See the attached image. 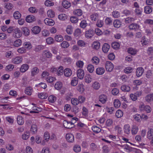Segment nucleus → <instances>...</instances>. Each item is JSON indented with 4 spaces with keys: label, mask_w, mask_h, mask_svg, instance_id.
Here are the masks:
<instances>
[{
    "label": "nucleus",
    "mask_w": 153,
    "mask_h": 153,
    "mask_svg": "<svg viewBox=\"0 0 153 153\" xmlns=\"http://www.w3.org/2000/svg\"><path fill=\"white\" fill-rule=\"evenodd\" d=\"M30 136L29 132H26L22 135V138L24 140H27Z\"/></svg>",
    "instance_id": "58"
},
{
    "label": "nucleus",
    "mask_w": 153,
    "mask_h": 153,
    "mask_svg": "<svg viewBox=\"0 0 153 153\" xmlns=\"http://www.w3.org/2000/svg\"><path fill=\"white\" fill-rule=\"evenodd\" d=\"M22 44V41L20 39H18L16 40L14 42L13 45L14 46L18 47Z\"/></svg>",
    "instance_id": "59"
},
{
    "label": "nucleus",
    "mask_w": 153,
    "mask_h": 153,
    "mask_svg": "<svg viewBox=\"0 0 153 153\" xmlns=\"http://www.w3.org/2000/svg\"><path fill=\"white\" fill-rule=\"evenodd\" d=\"M93 88L95 89L98 90L100 87V85L98 82H94L92 85Z\"/></svg>",
    "instance_id": "49"
},
{
    "label": "nucleus",
    "mask_w": 153,
    "mask_h": 153,
    "mask_svg": "<svg viewBox=\"0 0 153 153\" xmlns=\"http://www.w3.org/2000/svg\"><path fill=\"white\" fill-rule=\"evenodd\" d=\"M13 32V36L15 38H19L22 35L21 31L18 28L14 29Z\"/></svg>",
    "instance_id": "3"
},
{
    "label": "nucleus",
    "mask_w": 153,
    "mask_h": 153,
    "mask_svg": "<svg viewBox=\"0 0 153 153\" xmlns=\"http://www.w3.org/2000/svg\"><path fill=\"white\" fill-rule=\"evenodd\" d=\"M105 24L106 25H111L112 24V21L111 18L107 17L105 20Z\"/></svg>",
    "instance_id": "46"
},
{
    "label": "nucleus",
    "mask_w": 153,
    "mask_h": 153,
    "mask_svg": "<svg viewBox=\"0 0 153 153\" xmlns=\"http://www.w3.org/2000/svg\"><path fill=\"white\" fill-rule=\"evenodd\" d=\"M145 101L148 103H150L153 101V93L149 94L145 97Z\"/></svg>",
    "instance_id": "8"
},
{
    "label": "nucleus",
    "mask_w": 153,
    "mask_h": 153,
    "mask_svg": "<svg viewBox=\"0 0 153 153\" xmlns=\"http://www.w3.org/2000/svg\"><path fill=\"white\" fill-rule=\"evenodd\" d=\"M120 146L123 149H125L126 152H127L129 153L132 151V148L126 144L124 145H121Z\"/></svg>",
    "instance_id": "18"
},
{
    "label": "nucleus",
    "mask_w": 153,
    "mask_h": 153,
    "mask_svg": "<svg viewBox=\"0 0 153 153\" xmlns=\"http://www.w3.org/2000/svg\"><path fill=\"white\" fill-rule=\"evenodd\" d=\"M99 18V14L97 13L92 14L90 16V19L93 21H95Z\"/></svg>",
    "instance_id": "33"
},
{
    "label": "nucleus",
    "mask_w": 153,
    "mask_h": 153,
    "mask_svg": "<svg viewBox=\"0 0 153 153\" xmlns=\"http://www.w3.org/2000/svg\"><path fill=\"white\" fill-rule=\"evenodd\" d=\"M36 20L35 17L33 16L29 15L27 16L26 18V21L28 23L32 22Z\"/></svg>",
    "instance_id": "13"
},
{
    "label": "nucleus",
    "mask_w": 153,
    "mask_h": 153,
    "mask_svg": "<svg viewBox=\"0 0 153 153\" xmlns=\"http://www.w3.org/2000/svg\"><path fill=\"white\" fill-rule=\"evenodd\" d=\"M64 75L66 77H69L72 74V71L71 69L69 68H66L64 70Z\"/></svg>",
    "instance_id": "14"
},
{
    "label": "nucleus",
    "mask_w": 153,
    "mask_h": 153,
    "mask_svg": "<svg viewBox=\"0 0 153 153\" xmlns=\"http://www.w3.org/2000/svg\"><path fill=\"white\" fill-rule=\"evenodd\" d=\"M74 151L76 153L80 152L81 151V147L78 145H75L73 147Z\"/></svg>",
    "instance_id": "45"
},
{
    "label": "nucleus",
    "mask_w": 153,
    "mask_h": 153,
    "mask_svg": "<svg viewBox=\"0 0 153 153\" xmlns=\"http://www.w3.org/2000/svg\"><path fill=\"white\" fill-rule=\"evenodd\" d=\"M44 23L46 25L52 26L53 25L55 22L52 19L46 18L44 20Z\"/></svg>",
    "instance_id": "9"
},
{
    "label": "nucleus",
    "mask_w": 153,
    "mask_h": 153,
    "mask_svg": "<svg viewBox=\"0 0 153 153\" xmlns=\"http://www.w3.org/2000/svg\"><path fill=\"white\" fill-rule=\"evenodd\" d=\"M17 121L19 125H22L24 123V120L22 117L20 116H18L17 117Z\"/></svg>",
    "instance_id": "34"
},
{
    "label": "nucleus",
    "mask_w": 153,
    "mask_h": 153,
    "mask_svg": "<svg viewBox=\"0 0 153 153\" xmlns=\"http://www.w3.org/2000/svg\"><path fill=\"white\" fill-rule=\"evenodd\" d=\"M147 138L149 140H151L153 137V129L149 128L147 132Z\"/></svg>",
    "instance_id": "21"
},
{
    "label": "nucleus",
    "mask_w": 153,
    "mask_h": 153,
    "mask_svg": "<svg viewBox=\"0 0 153 153\" xmlns=\"http://www.w3.org/2000/svg\"><path fill=\"white\" fill-rule=\"evenodd\" d=\"M110 48V46L108 44L104 43L102 47V51L105 53H106L109 51Z\"/></svg>",
    "instance_id": "17"
},
{
    "label": "nucleus",
    "mask_w": 153,
    "mask_h": 153,
    "mask_svg": "<svg viewBox=\"0 0 153 153\" xmlns=\"http://www.w3.org/2000/svg\"><path fill=\"white\" fill-rule=\"evenodd\" d=\"M113 121L111 119H108L107 120L105 123V125L108 127H110L112 125Z\"/></svg>",
    "instance_id": "64"
},
{
    "label": "nucleus",
    "mask_w": 153,
    "mask_h": 153,
    "mask_svg": "<svg viewBox=\"0 0 153 153\" xmlns=\"http://www.w3.org/2000/svg\"><path fill=\"white\" fill-rule=\"evenodd\" d=\"M23 33L25 36H28L30 34V30L27 27H24L22 28Z\"/></svg>",
    "instance_id": "30"
},
{
    "label": "nucleus",
    "mask_w": 153,
    "mask_h": 153,
    "mask_svg": "<svg viewBox=\"0 0 153 153\" xmlns=\"http://www.w3.org/2000/svg\"><path fill=\"white\" fill-rule=\"evenodd\" d=\"M39 71V70L37 68L34 67L32 70L31 75L32 76H34L37 74Z\"/></svg>",
    "instance_id": "40"
},
{
    "label": "nucleus",
    "mask_w": 153,
    "mask_h": 153,
    "mask_svg": "<svg viewBox=\"0 0 153 153\" xmlns=\"http://www.w3.org/2000/svg\"><path fill=\"white\" fill-rule=\"evenodd\" d=\"M94 34V32L92 29H90L85 31V37L88 38H91Z\"/></svg>",
    "instance_id": "1"
},
{
    "label": "nucleus",
    "mask_w": 153,
    "mask_h": 153,
    "mask_svg": "<svg viewBox=\"0 0 153 153\" xmlns=\"http://www.w3.org/2000/svg\"><path fill=\"white\" fill-rule=\"evenodd\" d=\"M91 61L92 63L97 65L99 62V59L97 57L94 56L93 57Z\"/></svg>",
    "instance_id": "61"
},
{
    "label": "nucleus",
    "mask_w": 153,
    "mask_h": 153,
    "mask_svg": "<svg viewBox=\"0 0 153 153\" xmlns=\"http://www.w3.org/2000/svg\"><path fill=\"white\" fill-rule=\"evenodd\" d=\"M131 132L133 134H136L138 131V127L136 126H133L131 129Z\"/></svg>",
    "instance_id": "37"
},
{
    "label": "nucleus",
    "mask_w": 153,
    "mask_h": 153,
    "mask_svg": "<svg viewBox=\"0 0 153 153\" xmlns=\"http://www.w3.org/2000/svg\"><path fill=\"white\" fill-rule=\"evenodd\" d=\"M70 3L66 0L63 1L62 3V5L63 7L66 8L68 9L71 6Z\"/></svg>",
    "instance_id": "22"
},
{
    "label": "nucleus",
    "mask_w": 153,
    "mask_h": 153,
    "mask_svg": "<svg viewBox=\"0 0 153 153\" xmlns=\"http://www.w3.org/2000/svg\"><path fill=\"white\" fill-rule=\"evenodd\" d=\"M104 25L103 21L102 20H98L96 23V25L97 27H101Z\"/></svg>",
    "instance_id": "56"
},
{
    "label": "nucleus",
    "mask_w": 153,
    "mask_h": 153,
    "mask_svg": "<svg viewBox=\"0 0 153 153\" xmlns=\"http://www.w3.org/2000/svg\"><path fill=\"white\" fill-rule=\"evenodd\" d=\"M152 7L147 6H145L144 8V12L146 14H149L152 12Z\"/></svg>",
    "instance_id": "23"
},
{
    "label": "nucleus",
    "mask_w": 153,
    "mask_h": 153,
    "mask_svg": "<svg viewBox=\"0 0 153 153\" xmlns=\"http://www.w3.org/2000/svg\"><path fill=\"white\" fill-rule=\"evenodd\" d=\"M29 12L32 13H36L38 12V10L35 7H31L28 9Z\"/></svg>",
    "instance_id": "60"
},
{
    "label": "nucleus",
    "mask_w": 153,
    "mask_h": 153,
    "mask_svg": "<svg viewBox=\"0 0 153 153\" xmlns=\"http://www.w3.org/2000/svg\"><path fill=\"white\" fill-rule=\"evenodd\" d=\"M67 140L69 143H72L74 140V135L71 134H67L66 135Z\"/></svg>",
    "instance_id": "10"
},
{
    "label": "nucleus",
    "mask_w": 153,
    "mask_h": 153,
    "mask_svg": "<svg viewBox=\"0 0 153 153\" xmlns=\"http://www.w3.org/2000/svg\"><path fill=\"white\" fill-rule=\"evenodd\" d=\"M22 58L21 56H17L11 59L12 63L17 64L21 63L22 61Z\"/></svg>",
    "instance_id": "4"
},
{
    "label": "nucleus",
    "mask_w": 153,
    "mask_h": 153,
    "mask_svg": "<svg viewBox=\"0 0 153 153\" xmlns=\"http://www.w3.org/2000/svg\"><path fill=\"white\" fill-rule=\"evenodd\" d=\"M144 72V69L142 67H139L136 70V75L137 77L141 76Z\"/></svg>",
    "instance_id": "7"
},
{
    "label": "nucleus",
    "mask_w": 153,
    "mask_h": 153,
    "mask_svg": "<svg viewBox=\"0 0 153 153\" xmlns=\"http://www.w3.org/2000/svg\"><path fill=\"white\" fill-rule=\"evenodd\" d=\"M45 47L42 45H39L36 46L34 48V51L36 52H39V51L43 50Z\"/></svg>",
    "instance_id": "53"
},
{
    "label": "nucleus",
    "mask_w": 153,
    "mask_h": 153,
    "mask_svg": "<svg viewBox=\"0 0 153 153\" xmlns=\"http://www.w3.org/2000/svg\"><path fill=\"white\" fill-rule=\"evenodd\" d=\"M56 97L53 95L50 96L48 97V100L50 102L53 103L56 100Z\"/></svg>",
    "instance_id": "55"
},
{
    "label": "nucleus",
    "mask_w": 153,
    "mask_h": 153,
    "mask_svg": "<svg viewBox=\"0 0 153 153\" xmlns=\"http://www.w3.org/2000/svg\"><path fill=\"white\" fill-rule=\"evenodd\" d=\"M105 66L107 71L109 72L111 71L114 68V65L110 61H107L105 64Z\"/></svg>",
    "instance_id": "2"
},
{
    "label": "nucleus",
    "mask_w": 153,
    "mask_h": 153,
    "mask_svg": "<svg viewBox=\"0 0 153 153\" xmlns=\"http://www.w3.org/2000/svg\"><path fill=\"white\" fill-rule=\"evenodd\" d=\"M121 89L122 91L124 92H128L130 90V87L126 85H123L121 87Z\"/></svg>",
    "instance_id": "28"
},
{
    "label": "nucleus",
    "mask_w": 153,
    "mask_h": 153,
    "mask_svg": "<svg viewBox=\"0 0 153 153\" xmlns=\"http://www.w3.org/2000/svg\"><path fill=\"white\" fill-rule=\"evenodd\" d=\"M46 80L48 82L51 83L53 82L56 80V79L55 77L49 76L46 78Z\"/></svg>",
    "instance_id": "42"
},
{
    "label": "nucleus",
    "mask_w": 153,
    "mask_h": 153,
    "mask_svg": "<svg viewBox=\"0 0 153 153\" xmlns=\"http://www.w3.org/2000/svg\"><path fill=\"white\" fill-rule=\"evenodd\" d=\"M62 86V84L60 82H57L55 84L54 87L56 89L60 90Z\"/></svg>",
    "instance_id": "38"
},
{
    "label": "nucleus",
    "mask_w": 153,
    "mask_h": 153,
    "mask_svg": "<svg viewBox=\"0 0 153 153\" xmlns=\"http://www.w3.org/2000/svg\"><path fill=\"white\" fill-rule=\"evenodd\" d=\"M78 79L76 77L73 78L71 82V85L73 86H76L78 84Z\"/></svg>",
    "instance_id": "32"
},
{
    "label": "nucleus",
    "mask_w": 153,
    "mask_h": 153,
    "mask_svg": "<svg viewBox=\"0 0 153 153\" xmlns=\"http://www.w3.org/2000/svg\"><path fill=\"white\" fill-rule=\"evenodd\" d=\"M21 14L19 11H16L14 13L13 17L15 19H19L21 17Z\"/></svg>",
    "instance_id": "47"
},
{
    "label": "nucleus",
    "mask_w": 153,
    "mask_h": 153,
    "mask_svg": "<svg viewBox=\"0 0 153 153\" xmlns=\"http://www.w3.org/2000/svg\"><path fill=\"white\" fill-rule=\"evenodd\" d=\"M14 68V66L12 64H9L6 66L5 70L6 71H11L13 70Z\"/></svg>",
    "instance_id": "51"
},
{
    "label": "nucleus",
    "mask_w": 153,
    "mask_h": 153,
    "mask_svg": "<svg viewBox=\"0 0 153 153\" xmlns=\"http://www.w3.org/2000/svg\"><path fill=\"white\" fill-rule=\"evenodd\" d=\"M47 14L48 17L53 18L54 17L55 14L54 12L51 10H49L47 12Z\"/></svg>",
    "instance_id": "50"
},
{
    "label": "nucleus",
    "mask_w": 153,
    "mask_h": 153,
    "mask_svg": "<svg viewBox=\"0 0 153 153\" xmlns=\"http://www.w3.org/2000/svg\"><path fill=\"white\" fill-rule=\"evenodd\" d=\"M85 82L87 83H90L91 81V78L90 75H87L85 77Z\"/></svg>",
    "instance_id": "52"
},
{
    "label": "nucleus",
    "mask_w": 153,
    "mask_h": 153,
    "mask_svg": "<svg viewBox=\"0 0 153 153\" xmlns=\"http://www.w3.org/2000/svg\"><path fill=\"white\" fill-rule=\"evenodd\" d=\"M99 100L103 104L105 103L107 100V98L106 95L103 94L100 95L99 97Z\"/></svg>",
    "instance_id": "11"
},
{
    "label": "nucleus",
    "mask_w": 153,
    "mask_h": 153,
    "mask_svg": "<svg viewBox=\"0 0 153 153\" xmlns=\"http://www.w3.org/2000/svg\"><path fill=\"white\" fill-rule=\"evenodd\" d=\"M113 25L114 27L119 28L121 25V22L118 19H116L114 22Z\"/></svg>",
    "instance_id": "29"
},
{
    "label": "nucleus",
    "mask_w": 153,
    "mask_h": 153,
    "mask_svg": "<svg viewBox=\"0 0 153 153\" xmlns=\"http://www.w3.org/2000/svg\"><path fill=\"white\" fill-rule=\"evenodd\" d=\"M41 28L38 26L33 27L31 29L33 33L35 35L39 34L41 30Z\"/></svg>",
    "instance_id": "6"
},
{
    "label": "nucleus",
    "mask_w": 153,
    "mask_h": 153,
    "mask_svg": "<svg viewBox=\"0 0 153 153\" xmlns=\"http://www.w3.org/2000/svg\"><path fill=\"white\" fill-rule=\"evenodd\" d=\"M29 66L27 64H23L20 68V71L21 72L24 73L28 69Z\"/></svg>",
    "instance_id": "19"
},
{
    "label": "nucleus",
    "mask_w": 153,
    "mask_h": 153,
    "mask_svg": "<svg viewBox=\"0 0 153 153\" xmlns=\"http://www.w3.org/2000/svg\"><path fill=\"white\" fill-rule=\"evenodd\" d=\"M124 132L126 134H128L130 133L131 128L129 125L127 124L124 126Z\"/></svg>",
    "instance_id": "15"
},
{
    "label": "nucleus",
    "mask_w": 153,
    "mask_h": 153,
    "mask_svg": "<svg viewBox=\"0 0 153 153\" xmlns=\"http://www.w3.org/2000/svg\"><path fill=\"white\" fill-rule=\"evenodd\" d=\"M66 30L68 34H71L73 32V28L71 26L68 25L67 27Z\"/></svg>",
    "instance_id": "41"
},
{
    "label": "nucleus",
    "mask_w": 153,
    "mask_h": 153,
    "mask_svg": "<svg viewBox=\"0 0 153 153\" xmlns=\"http://www.w3.org/2000/svg\"><path fill=\"white\" fill-rule=\"evenodd\" d=\"M112 47L113 48L117 49L119 48L120 45L119 43L117 42H113L111 44Z\"/></svg>",
    "instance_id": "48"
},
{
    "label": "nucleus",
    "mask_w": 153,
    "mask_h": 153,
    "mask_svg": "<svg viewBox=\"0 0 153 153\" xmlns=\"http://www.w3.org/2000/svg\"><path fill=\"white\" fill-rule=\"evenodd\" d=\"M92 129L94 132L96 133H99L101 131V128L96 126H93Z\"/></svg>",
    "instance_id": "35"
},
{
    "label": "nucleus",
    "mask_w": 153,
    "mask_h": 153,
    "mask_svg": "<svg viewBox=\"0 0 153 153\" xmlns=\"http://www.w3.org/2000/svg\"><path fill=\"white\" fill-rule=\"evenodd\" d=\"M134 69L131 67H128L124 69V71L125 73L126 74H129L131 73L133 71Z\"/></svg>",
    "instance_id": "54"
},
{
    "label": "nucleus",
    "mask_w": 153,
    "mask_h": 153,
    "mask_svg": "<svg viewBox=\"0 0 153 153\" xmlns=\"http://www.w3.org/2000/svg\"><path fill=\"white\" fill-rule=\"evenodd\" d=\"M81 33V30L79 28H77L75 30L74 34L76 37L80 36Z\"/></svg>",
    "instance_id": "44"
},
{
    "label": "nucleus",
    "mask_w": 153,
    "mask_h": 153,
    "mask_svg": "<svg viewBox=\"0 0 153 153\" xmlns=\"http://www.w3.org/2000/svg\"><path fill=\"white\" fill-rule=\"evenodd\" d=\"M43 54L47 58H49L51 57L52 54L48 51H43Z\"/></svg>",
    "instance_id": "57"
},
{
    "label": "nucleus",
    "mask_w": 153,
    "mask_h": 153,
    "mask_svg": "<svg viewBox=\"0 0 153 153\" xmlns=\"http://www.w3.org/2000/svg\"><path fill=\"white\" fill-rule=\"evenodd\" d=\"M74 14L78 16H79L82 15V11L81 10L78 9L75 10L73 12Z\"/></svg>",
    "instance_id": "31"
},
{
    "label": "nucleus",
    "mask_w": 153,
    "mask_h": 153,
    "mask_svg": "<svg viewBox=\"0 0 153 153\" xmlns=\"http://www.w3.org/2000/svg\"><path fill=\"white\" fill-rule=\"evenodd\" d=\"M87 21L85 19L82 20L80 23V27L82 28H85L88 25Z\"/></svg>",
    "instance_id": "26"
},
{
    "label": "nucleus",
    "mask_w": 153,
    "mask_h": 153,
    "mask_svg": "<svg viewBox=\"0 0 153 153\" xmlns=\"http://www.w3.org/2000/svg\"><path fill=\"white\" fill-rule=\"evenodd\" d=\"M33 91V89L31 87L28 86L25 89V93L28 95H30L31 94Z\"/></svg>",
    "instance_id": "24"
},
{
    "label": "nucleus",
    "mask_w": 153,
    "mask_h": 153,
    "mask_svg": "<svg viewBox=\"0 0 153 153\" xmlns=\"http://www.w3.org/2000/svg\"><path fill=\"white\" fill-rule=\"evenodd\" d=\"M100 46V43L97 41L94 42L92 45V47L93 48L97 50H98Z\"/></svg>",
    "instance_id": "25"
},
{
    "label": "nucleus",
    "mask_w": 153,
    "mask_h": 153,
    "mask_svg": "<svg viewBox=\"0 0 153 153\" xmlns=\"http://www.w3.org/2000/svg\"><path fill=\"white\" fill-rule=\"evenodd\" d=\"M123 111L120 110H117L116 113V116L117 118H120L123 115Z\"/></svg>",
    "instance_id": "63"
},
{
    "label": "nucleus",
    "mask_w": 153,
    "mask_h": 153,
    "mask_svg": "<svg viewBox=\"0 0 153 153\" xmlns=\"http://www.w3.org/2000/svg\"><path fill=\"white\" fill-rule=\"evenodd\" d=\"M63 123L64 126L66 128H71L73 127L70 121L64 120L63 121Z\"/></svg>",
    "instance_id": "16"
},
{
    "label": "nucleus",
    "mask_w": 153,
    "mask_h": 153,
    "mask_svg": "<svg viewBox=\"0 0 153 153\" xmlns=\"http://www.w3.org/2000/svg\"><path fill=\"white\" fill-rule=\"evenodd\" d=\"M84 72L83 70L79 69L77 71V75L78 78L82 79L84 76Z\"/></svg>",
    "instance_id": "5"
},
{
    "label": "nucleus",
    "mask_w": 153,
    "mask_h": 153,
    "mask_svg": "<svg viewBox=\"0 0 153 153\" xmlns=\"http://www.w3.org/2000/svg\"><path fill=\"white\" fill-rule=\"evenodd\" d=\"M112 15L114 18H117L120 16V13L119 11L115 10L112 12Z\"/></svg>",
    "instance_id": "43"
},
{
    "label": "nucleus",
    "mask_w": 153,
    "mask_h": 153,
    "mask_svg": "<svg viewBox=\"0 0 153 153\" xmlns=\"http://www.w3.org/2000/svg\"><path fill=\"white\" fill-rule=\"evenodd\" d=\"M140 26L137 24L133 23L129 26V29L131 30H136L140 28Z\"/></svg>",
    "instance_id": "12"
},
{
    "label": "nucleus",
    "mask_w": 153,
    "mask_h": 153,
    "mask_svg": "<svg viewBox=\"0 0 153 153\" xmlns=\"http://www.w3.org/2000/svg\"><path fill=\"white\" fill-rule=\"evenodd\" d=\"M105 71V69L102 67H99L97 68L96 73L98 75H102L103 74Z\"/></svg>",
    "instance_id": "20"
},
{
    "label": "nucleus",
    "mask_w": 153,
    "mask_h": 153,
    "mask_svg": "<svg viewBox=\"0 0 153 153\" xmlns=\"http://www.w3.org/2000/svg\"><path fill=\"white\" fill-rule=\"evenodd\" d=\"M128 52L132 55H135L137 52V50L132 48H130L128 49Z\"/></svg>",
    "instance_id": "27"
},
{
    "label": "nucleus",
    "mask_w": 153,
    "mask_h": 153,
    "mask_svg": "<svg viewBox=\"0 0 153 153\" xmlns=\"http://www.w3.org/2000/svg\"><path fill=\"white\" fill-rule=\"evenodd\" d=\"M5 56L7 58H11L13 56V54L12 51H9L5 53Z\"/></svg>",
    "instance_id": "62"
},
{
    "label": "nucleus",
    "mask_w": 153,
    "mask_h": 153,
    "mask_svg": "<svg viewBox=\"0 0 153 153\" xmlns=\"http://www.w3.org/2000/svg\"><path fill=\"white\" fill-rule=\"evenodd\" d=\"M63 68L61 66L57 70V74L58 76H61L63 74Z\"/></svg>",
    "instance_id": "39"
},
{
    "label": "nucleus",
    "mask_w": 153,
    "mask_h": 153,
    "mask_svg": "<svg viewBox=\"0 0 153 153\" xmlns=\"http://www.w3.org/2000/svg\"><path fill=\"white\" fill-rule=\"evenodd\" d=\"M59 19L61 20H65L67 18V16L65 14H61L58 15Z\"/></svg>",
    "instance_id": "36"
}]
</instances>
